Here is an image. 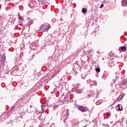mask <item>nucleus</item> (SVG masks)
I'll use <instances>...</instances> for the list:
<instances>
[{"mask_svg":"<svg viewBox=\"0 0 127 127\" xmlns=\"http://www.w3.org/2000/svg\"><path fill=\"white\" fill-rule=\"evenodd\" d=\"M120 104H118L117 106V109H118V110L119 111H121L122 109H121V108H120Z\"/></svg>","mask_w":127,"mask_h":127,"instance_id":"cd10ccee","label":"nucleus"},{"mask_svg":"<svg viewBox=\"0 0 127 127\" xmlns=\"http://www.w3.org/2000/svg\"><path fill=\"white\" fill-rule=\"evenodd\" d=\"M86 12H87V9H86V8H83L82 9V13H86Z\"/></svg>","mask_w":127,"mask_h":127,"instance_id":"aec40b11","label":"nucleus"},{"mask_svg":"<svg viewBox=\"0 0 127 127\" xmlns=\"http://www.w3.org/2000/svg\"><path fill=\"white\" fill-rule=\"evenodd\" d=\"M60 81V84L61 85V84H62V83H63V81H62V78H61Z\"/></svg>","mask_w":127,"mask_h":127,"instance_id":"72a5a7b5","label":"nucleus"},{"mask_svg":"<svg viewBox=\"0 0 127 127\" xmlns=\"http://www.w3.org/2000/svg\"><path fill=\"white\" fill-rule=\"evenodd\" d=\"M38 115H40L41 116L42 113L41 112H39L38 113H37Z\"/></svg>","mask_w":127,"mask_h":127,"instance_id":"e433bc0d","label":"nucleus"},{"mask_svg":"<svg viewBox=\"0 0 127 127\" xmlns=\"http://www.w3.org/2000/svg\"><path fill=\"white\" fill-rule=\"evenodd\" d=\"M95 71L97 73H100V72L101 71V69H100V68H99V67H97V68H95Z\"/></svg>","mask_w":127,"mask_h":127,"instance_id":"b1692460","label":"nucleus"},{"mask_svg":"<svg viewBox=\"0 0 127 127\" xmlns=\"http://www.w3.org/2000/svg\"><path fill=\"white\" fill-rule=\"evenodd\" d=\"M24 115H25V112H20L18 114V115H17L16 118L17 120L20 121V120H22V119H23L22 116H24Z\"/></svg>","mask_w":127,"mask_h":127,"instance_id":"39448f33","label":"nucleus"},{"mask_svg":"<svg viewBox=\"0 0 127 127\" xmlns=\"http://www.w3.org/2000/svg\"><path fill=\"white\" fill-rule=\"evenodd\" d=\"M107 117H109V116H110V114H109L108 113H107Z\"/></svg>","mask_w":127,"mask_h":127,"instance_id":"58836bf2","label":"nucleus"},{"mask_svg":"<svg viewBox=\"0 0 127 127\" xmlns=\"http://www.w3.org/2000/svg\"><path fill=\"white\" fill-rule=\"evenodd\" d=\"M55 40V37L49 35L46 37L45 39L46 44L47 45H54V41Z\"/></svg>","mask_w":127,"mask_h":127,"instance_id":"f257e3e1","label":"nucleus"},{"mask_svg":"<svg viewBox=\"0 0 127 127\" xmlns=\"http://www.w3.org/2000/svg\"><path fill=\"white\" fill-rule=\"evenodd\" d=\"M87 82L90 85V86H97L96 81H91L90 80H88Z\"/></svg>","mask_w":127,"mask_h":127,"instance_id":"9d476101","label":"nucleus"},{"mask_svg":"<svg viewBox=\"0 0 127 127\" xmlns=\"http://www.w3.org/2000/svg\"><path fill=\"white\" fill-rule=\"evenodd\" d=\"M127 80H124L122 82V85H126V84H127Z\"/></svg>","mask_w":127,"mask_h":127,"instance_id":"393cba45","label":"nucleus"},{"mask_svg":"<svg viewBox=\"0 0 127 127\" xmlns=\"http://www.w3.org/2000/svg\"><path fill=\"white\" fill-rule=\"evenodd\" d=\"M8 115H9V113H6V112L3 113L1 115V119L2 120H3V119L4 120L7 119L8 118V116H9Z\"/></svg>","mask_w":127,"mask_h":127,"instance_id":"6e6552de","label":"nucleus"},{"mask_svg":"<svg viewBox=\"0 0 127 127\" xmlns=\"http://www.w3.org/2000/svg\"><path fill=\"white\" fill-rule=\"evenodd\" d=\"M16 107V106H13L11 107V111H13V110H14V109H15Z\"/></svg>","mask_w":127,"mask_h":127,"instance_id":"c85d7f7f","label":"nucleus"},{"mask_svg":"<svg viewBox=\"0 0 127 127\" xmlns=\"http://www.w3.org/2000/svg\"><path fill=\"white\" fill-rule=\"evenodd\" d=\"M1 18H2V17L1 16H0V19H1Z\"/></svg>","mask_w":127,"mask_h":127,"instance_id":"a19ab883","label":"nucleus"},{"mask_svg":"<svg viewBox=\"0 0 127 127\" xmlns=\"http://www.w3.org/2000/svg\"><path fill=\"white\" fill-rule=\"evenodd\" d=\"M73 87H74L72 89L73 92H76L77 94H81L83 92V89L81 88H78L80 87V84L77 83L76 84H73Z\"/></svg>","mask_w":127,"mask_h":127,"instance_id":"f03ea898","label":"nucleus"},{"mask_svg":"<svg viewBox=\"0 0 127 127\" xmlns=\"http://www.w3.org/2000/svg\"><path fill=\"white\" fill-rule=\"evenodd\" d=\"M94 52V50L93 49H90L87 51V53H88V54H91V53Z\"/></svg>","mask_w":127,"mask_h":127,"instance_id":"412c9836","label":"nucleus"},{"mask_svg":"<svg viewBox=\"0 0 127 127\" xmlns=\"http://www.w3.org/2000/svg\"><path fill=\"white\" fill-rule=\"evenodd\" d=\"M52 108H53V110H56V105H53L52 106Z\"/></svg>","mask_w":127,"mask_h":127,"instance_id":"c756f323","label":"nucleus"},{"mask_svg":"<svg viewBox=\"0 0 127 127\" xmlns=\"http://www.w3.org/2000/svg\"><path fill=\"white\" fill-rule=\"evenodd\" d=\"M50 29V25L48 23H46L40 27V30L43 32H47Z\"/></svg>","mask_w":127,"mask_h":127,"instance_id":"7ed1b4c3","label":"nucleus"},{"mask_svg":"<svg viewBox=\"0 0 127 127\" xmlns=\"http://www.w3.org/2000/svg\"><path fill=\"white\" fill-rule=\"evenodd\" d=\"M122 6H127V0H122Z\"/></svg>","mask_w":127,"mask_h":127,"instance_id":"4468645a","label":"nucleus"},{"mask_svg":"<svg viewBox=\"0 0 127 127\" xmlns=\"http://www.w3.org/2000/svg\"><path fill=\"white\" fill-rule=\"evenodd\" d=\"M121 50H122V51L124 50V51H126V50H127V47H126L125 46L121 47Z\"/></svg>","mask_w":127,"mask_h":127,"instance_id":"5701e85b","label":"nucleus"},{"mask_svg":"<svg viewBox=\"0 0 127 127\" xmlns=\"http://www.w3.org/2000/svg\"><path fill=\"white\" fill-rule=\"evenodd\" d=\"M0 8H1V5H0Z\"/></svg>","mask_w":127,"mask_h":127,"instance_id":"37998d69","label":"nucleus"},{"mask_svg":"<svg viewBox=\"0 0 127 127\" xmlns=\"http://www.w3.org/2000/svg\"><path fill=\"white\" fill-rule=\"evenodd\" d=\"M53 20H54V21H56V19H55V18L53 19H52V21H53Z\"/></svg>","mask_w":127,"mask_h":127,"instance_id":"4c0bfd02","label":"nucleus"},{"mask_svg":"<svg viewBox=\"0 0 127 127\" xmlns=\"http://www.w3.org/2000/svg\"><path fill=\"white\" fill-rule=\"evenodd\" d=\"M74 73H73V74H74L75 75H77L78 72L77 71H75V70H74Z\"/></svg>","mask_w":127,"mask_h":127,"instance_id":"f704fd0d","label":"nucleus"},{"mask_svg":"<svg viewBox=\"0 0 127 127\" xmlns=\"http://www.w3.org/2000/svg\"><path fill=\"white\" fill-rule=\"evenodd\" d=\"M97 54H100V52L99 51H97Z\"/></svg>","mask_w":127,"mask_h":127,"instance_id":"ea45409f","label":"nucleus"},{"mask_svg":"<svg viewBox=\"0 0 127 127\" xmlns=\"http://www.w3.org/2000/svg\"><path fill=\"white\" fill-rule=\"evenodd\" d=\"M55 76H56V74L54 72V74L52 76V78H54V77H55Z\"/></svg>","mask_w":127,"mask_h":127,"instance_id":"2f4dec72","label":"nucleus"},{"mask_svg":"<svg viewBox=\"0 0 127 127\" xmlns=\"http://www.w3.org/2000/svg\"><path fill=\"white\" fill-rule=\"evenodd\" d=\"M35 46H36V44H35V42L32 43L30 44V48L31 50H34L35 49Z\"/></svg>","mask_w":127,"mask_h":127,"instance_id":"9b49d317","label":"nucleus"},{"mask_svg":"<svg viewBox=\"0 0 127 127\" xmlns=\"http://www.w3.org/2000/svg\"><path fill=\"white\" fill-rule=\"evenodd\" d=\"M109 77V71H104L103 78H108Z\"/></svg>","mask_w":127,"mask_h":127,"instance_id":"f8f14e48","label":"nucleus"},{"mask_svg":"<svg viewBox=\"0 0 127 127\" xmlns=\"http://www.w3.org/2000/svg\"><path fill=\"white\" fill-rule=\"evenodd\" d=\"M39 119H40V117H39V116H38V120H39Z\"/></svg>","mask_w":127,"mask_h":127,"instance_id":"c03bdc74","label":"nucleus"},{"mask_svg":"<svg viewBox=\"0 0 127 127\" xmlns=\"http://www.w3.org/2000/svg\"><path fill=\"white\" fill-rule=\"evenodd\" d=\"M22 25H23V24L22 23H21L19 24L20 26H22Z\"/></svg>","mask_w":127,"mask_h":127,"instance_id":"c9c22d12","label":"nucleus"},{"mask_svg":"<svg viewBox=\"0 0 127 127\" xmlns=\"http://www.w3.org/2000/svg\"><path fill=\"white\" fill-rule=\"evenodd\" d=\"M33 23V21L32 20H30L27 23L28 25H31Z\"/></svg>","mask_w":127,"mask_h":127,"instance_id":"6ab92c4d","label":"nucleus"},{"mask_svg":"<svg viewBox=\"0 0 127 127\" xmlns=\"http://www.w3.org/2000/svg\"><path fill=\"white\" fill-rule=\"evenodd\" d=\"M102 103H103V100H100L97 101L96 102V105H97V106H99V105H101V104H102Z\"/></svg>","mask_w":127,"mask_h":127,"instance_id":"f3484780","label":"nucleus"},{"mask_svg":"<svg viewBox=\"0 0 127 127\" xmlns=\"http://www.w3.org/2000/svg\"><path fill=\"white\" fill-rule=\"evenodd\" d=\"M109 67H113V66H115V64L112 61H110L108 64Z\"/></svg>","mask_w":127,"mask_h":127,"instance_id":"dca6fc26","label":"nucleus"},{"mask_svg":"<svg viewBox=\"0 0 127 127\" xmlns=\"http://www.w3.org/2000/svg\"><path fill=\"white\" fill-rule=\"evenodd\" d=\"M21 101H22V100H19L17 101V102L16 103V104L17 105V104H19V107H23V106L24 105V104H23V103H20L21 102Z\"/></svg>","mask_w":127,"mask_h":127,"instance_id":"2eb2a0df","label":"nucleus"},{"mask_svg":"<svg viewBox=\"0 0 127 127\" xmlns=\"http://www.w3.org/2000/svg\"><path fill=\"white\" fill-rule=\"evenodd\" d=\"M18 19H20L21 20H23V18H22V17H21V16H19Z\"/></svg>","mask_w":127,"mask_h":127,"instance_id":"7c9ffc66","label":"nucleus"},{"mask_svg":"<svg viewBox=\"0 0 127 127\" xmlns=\"http://www.w3.org/2000/svg\"><path fill=\"white\" fill-rule=\"evenodd\" d=\"M12 70H13V71H17V70H18V65H16L14 66L12 68Z\"/></svg>","mask_w":127,"mask_h":127,"instance_id":"a211bd4d","label":"nucleus"},{"mask_svg":"<svg viewBox=\"0 0 127 127\" xmlns=\"http://www.w3.org/2000/svg\"><path fill=\"white\" fill-rule=\"evenodd\" d=\"M41 110L43 111V113H44V105H41Z\"/></svg>","mask_w":127,"mask_h":127,"instance_id":"bb28decb","label":"nucleus"},{"mask_svg":"<svg viewBox=\"0 0 127 127\" xmlns=\"http://www.w3.org/2000/svg\"><path fill=\"white\" fill-rule=\"evenodd\" d=\"M19 64H21V63H19Z\"/></svg>","mask_w":127,"mask_h":127,"instance_id":"49530a36","label":"nucleus"},{"mask_svg":"<svg viewBox=\"0 0 127 127\" xmlns=\"http://www.w3.org/2000/svg\"><path fill=\"white\" fill-rule=\"evenodd\" d=\"M124 94H121L117 98L116 101L117 102H119L120 101H121V100L123 99V98H124Z\"/></svg>","mask_w":127,"mask_h":127,"instance_id":"ddd939ff","label":"nucleus"},{"mask_svg":"<svg viewBox=\"0 0 127 127\" xmlns=\"http://www.w3.org/2000/svg\"><path fill=\"white\" fill-rule=\"evenodd\" d=\"M68 117H69V110L67 109L65 114L62 117V119L64 120V122H65V120H67L68 119Z\"/></svg>","mask_w":127,"mask_h":127,"instance_id":"1a4fd4ad","label":"nucleus"},{"mask_svg":"<svg viewBox=\"0 0 127 127\" xmlns=\"http://www.w3.org/2000/svg\"><path fill=\"white\" fill-rule=\"evenodd\" d=\"M76 108L78 111H80V112H82V113H85V112L88 111V108L86 107H84L83 106L81 105H77L76 106Z\"/></svg>","mask_w":127,"mask_h":127,"instance_id":"20e7f679","label":"nucleus"},{"mask_svg":"<svg viewBox=\"0 0 127 127\" xmlns=\"http://www.w3.org/2000/svg\"><path fill=\"white\" fill-rule=\"evenodd\" d=\"M1 61H3V62H4L5 61V56H2L1 58Z\"/></svg>","mask_w":127,"mask_h":127,"instance_id":"4be33fe9","label":"nucleus"},{"mask_svg":"<svg viewBox=\"0 0 127 127\" xmlns=\"http://www.w3.org/2000/svg\"><path fill=\"white\" fill-rule=\"evenodd\" d=\"M69 102H72V98L68 99L67 96H65L63 99V104H67V103H69Z\"/></svg>","mask_w":127,"mask_h":127,"instance_id":"0eeeda50","label":"nucleus"},{"mask_svg":"<svg viewBox=\"0 0 127 127\" xmlns=\"http://www.w3.org/2000/svg\"><path fill=\"white\" fill-rule=\"evenodd\" d=\"M103 7H104V4H101V6H100V8H102Z\"/></svg>","mask_w":127,"mask_h":127,"instance_id":"473e14b6","label":"nucleus"},{"mask_svg":"<svg viewBox=\"0 0 127 127\" xmlns=\"http://www.w3.org/2000/svg\"><path fill=\"white\" fill-rule=\"evenodd\" d=\"M36 114H37V111H35Z\"/></svg>","mask_w":127,"mask_h":127,"instance_id":"a18cd8bd","label":"nucleus"},{"mask_svg":"<svg viewBox=\"0 0 127 127\" xmlns=\"http://www.w3.org/2000/svg\"><path fill=\"white\" fill-rule=\"evenodd\" d=\"M54 73L56 74V75H58V74H59V73H60V70H56L54 72Z\"/></svg>","mask_w":127,"mask_h":127,"instance_id":"a878e982","label":"nucleus"},{"mask_svg":"<svg viewBox=\"0 0 127 127\" xmlns=\"http://www.w3.org/2000/svg\"><path fill=\"white\" fill-rule=\"evenodd\" d=\"M96 92V94H95L94 91H90V94L88 95V97H95V98H98V96L99 95V92H98V91Z\"/></svg>","mask_w":127,"mask_h":127,"instance_id":"423d86ee","label":"nucleus"},{"mask_svg":"<svg viewBox=\"0 0 127 127\" xmlns=\"http://www.w3.org/2000/svg\"><path fill=\"white\" fill-rule=\"evenodd\" d=\"M81 78H82V79H84V77H83V75H81Z\"/></svg>","mask_w":127,"mask_h":127,"instance_id":"79ce46f5","label":"nucleus"}]
</instances>
